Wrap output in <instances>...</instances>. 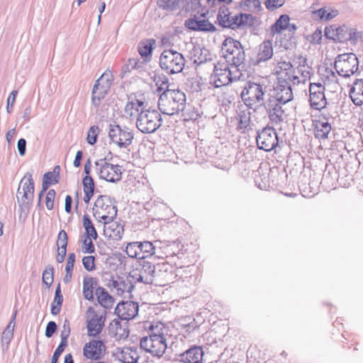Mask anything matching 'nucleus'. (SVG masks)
<instances>
[{
  "label": "nucleus",
  "instance_id": "nucleus-60",
  "mask_svg": "<svg viewBox=\"0 0 363 363\" xmlns=\"http://www.w3.org/2000/svg\"><path fill=\"white\" fill-rule=\"evenodd\" d=\"M285 3V0H266L264 2L265 6L270 11H274L281 6Z\"/></svg>",
  "mask_w": 363,
  "mask_h": 363
},
{
  "label": "nucleus",
  "instance_id": "nucleus-3",
  "mask_svg": "<svg viewBox=\"0 0 363 363\" xmlns=\"http://www.w3.org/2000/svg\"><path fill=\"white\" fill-rule=\"evenodd\" d=\"M115 199L107 195H101L94 202L93 215L99 222L107 225L117 216Z\"/></svg>",
  "mask_w": 363,
  "mask_h": 363
},
{
  "label": "nucleus",
  "instance_id": "nucleus-27",
  "mask_svg": "<svg viewBox=\"0 0 363 363\" xmlns=\"http://www.w3.org/2000/svg\"><path fill=\"white\" fill-rule=\"evenodd\" d=\"M257 18L250 13H239L234 16L235 30L252 27L255 25Z\"/></svg>",
  "mask_w": 363,
  "mask_h": 363
},
{
  "label": "nucleus",
  "instance_id": "nucleus-37",
  "mask_svg": "<svg viewBox=\"0 0 363 363\" xmlns=\"http://www.w3.org/2000/svg\"><path fill=\"white\" fill-rule=\"evenodd\" d=\"M250 115V112L246 111H241L238 113L237 130L242 133L249 130L251 122Z\"/></svg>",
  "mask_w": 363,
  "mask_h": 363
},
{
  "label": "nucleus",
  "instance_id": "nucleus-10",
  "mask_svg": "<svg viewBox=\"0 0 363 363\" xmlns=\"http://www.w3.org/2000/svg\"><path fill=\"white\" fill-rule=\"evenodd\" d=\"M95 166L96 172L101 179L116 183L122 178L121 166L108 162L106 157L96 161Z\"/></svg>",
  "mask_w": 363,
  "mask_h": 363
},
{
  "label": "nucleus",
  "instance_id": "nucleus-28",
  "mask_svg": "<svg viewBox=\"0 0 363 363\" xmlns=\"http://www.w3.org/2000/svg\"><path fill=\"white\" fill-rule=\"evenodd\" d=\"M99 286L96 278L86 275L83 279V296L85 299L92 301L94 299V290Z\"/></svg>",
  "mask_w": 363,
  "mask_h": 363
},
{
  "label": "nucleus",
  "instance_id": "nucleus-18",
  "mask_svg": "<svg viewBox=\"0 0 363 363\" xmlns=\"http://www.w3.org/2000/svg\"><path fill=\"white\" fill-rule=\"evenodd\" d=\"M203 354L201 347L194 345L179 354L177 359L183 363H202Z\"/></svg>",
  "mask_w": 363,
  "mask_h": 363
},
{
  "label": "nucleus",
  "instance_id": "nucleus-22",
  "mask_svg": "<svg viewBox=\"0 0 363 363\" xmlns=\"http://www.w3.org/2000/svg\"><path fill=\"white\" fill-rule=\"evenodd\" d=\"M292 84H276L274 88L275 96L274 99H277L282 104H286L293 100Z\"/></svg>",
  "mask_w": 363,
  "mask_h": 363
},
{
  "label": "nucleus",
  "instance_id": "nucleus-4",
  "mask_svg": "<svg viewBox=\"0 0 363 363\" xmlns=\"http://www.w3.org/2000/svg\"><path fill=\"white\" fill-rule=\"evenodd\" d=\"M161 113L155 109L141 110L140 112L138 113L135 121V125L138 130L145 134L155 133L162 125Z\"/></svg>",
  "mask_w": 363,
  "mask_h": 363
},
{
  "label": "nucleus",
  "instance_id": "nucleus-6",
  "mask_svg": "<svg viewBox=\"0 0 363 363\" xmlns=\"http://www.w3.org/2000/svg\"><path fill=\"white\" fill-rule=\"evenodd\" d=\"M185 62L182 53L172 49L164 50L160 57V67L169 74L182 72Z\"/></svg>",
  "mask_w": 363,
  "mask_h": 363
},
{
  "label": "nucleus",
  "instance_id": "nucleus-31",
  "mask_svg": "<svg viewBox=\"0 0 363 363\" xmlns=\"http://www.w3.org/2000/svg\"><path fill=\"white\" fill-rule=\"evenodd\" d=\"M138 269L141 276L144 277L145 284H152L154 283V264L149 261L143 260Z\"/></svg>",
  "mask_w": 363,
  "mask_h": 363
},
{
  "label": "nucleus",
  "instance_id": "nucleus-49",
  "mask_svg": "<svg viewBox=\"0 0 363 363\" xmlns=\"http://www.w3.org/2000/svg\"><path fill=\"white\" fill-rule=\"evenodd\" d=\"M128 97V101L126 103L124 108L125 115L130 119H133L135 116L137 117L138 113L140 112V108L136 107L133 101H130Z\"/></svg>",
  "mask_w": 363,
  "mask_h": 363
},
{
  "label": "nucleus",
  "instance_id": "nucleus-19",
  "mask_svg": "<svg viewBox=\"0 0 363 363\" xmlns=\"http://www.w3.org/2000/svg\"><path fill=\"white\" fill-rule=\"evenodd\" d=\"M146 65L147 60L129 58L121 68V76L122 78L128 77L134 70L142 74L146 72Z\"/></svg>",
  "mask_w": 363,
  "mask_h": 363
},
{
  "label": "nucleus",
  "instance_id": "nucleus-58",
  "mask_svg": "<svg viewBox=\"0 0 363 363\" xmlns=\"http://www.w3.org/2000/svg\"><path fill=\"white\" fill-rule=\"evenodd\" d=\"M118 330H122L121 321L118 319H114L108 326L109 334L116 337L118 335Z\"/></svg>",
  "mask_w": 363,
  "mask_h": 363
},
{
  "label": "nucleus",
  "instance_id": "nucleus-20",
  "mask_svg": "<svg viewBox=\"0 0 363 363\" xmlns=\"http://www.w3.org/2000/svg\"><path fill=\"white\" fill-rule=\"evenodd\" d=\"M185 26L194 31L202 32H215L216 31V26L209 22L207 19L200 20L194 15L193 18H190L185 21Z\"/></svg>",
  "mask_w": 363,
  "mask_h": 363
},
{
  "label": "nucleus",
  "instance_id": "nucleus-34",
  "mask_svg": "<svg viewBox=\"0 0 363 363\" xmlns=\"http://www.w3.org/2000/svg\"><path fill=\"white\" fill-rule=\"evenodd\" d=\"M297 29V26L294 23H288L286 30L288 34L285 35V38L280 40V46L284 49H289L295 43L294 33Z\"/></svg>",
  "mask_w": 363,
  "mask_h": 363
},
{
  "label": "nucleus",
  "instance_id": "nucleus-11",
  "mask_svg": "<svg viewBox=\"0 0 363 363\" xmlns=\"http://www.w3.org/2000/svg\"><path fill=\"white\" fill-rule=\"evenodd\" d=\"M113 81V75L110 71H106L95 82L91 91V102L99 107L101 101L108 94Z\"/></svg>",
  "mask_w": 363,
  "mask_h": 363
},
{
  "label": "nucleus",
  "instance_id": "nucleus-21",
  "mask_svg": "<svg viewBox=\"0 0 363 363\" xmlns=\"http://www.w3.org/2000/svg\"><path fill=\"white\" fill-rule=\"evenodd\" d=\"M106 311H104V316L94 313L91 318L87 320L88 335L90 337H96L99 335L104 328L106 320Z\"/></svg>",
  "mask_w": 363,
  "mask_h": 363
},
{
  "label": "nucleus",
  "instance_id": "nucleus-53",
  "mask_svg": "<svg viewBox=\"0 0 363 363\" xmlns=\"http://www.w3.org/2000/svg\"><path fill=\"white\" fill-rule=\"evenodd\" d=\"M84 192L94 193L95 183L91 176H85L82 179Z\"/></svg>",
  "mask_w": 363,
  "mask_h": 363
},
{
  "label": "nucleus",
  "instance_id": "nucleus-41",
  "mask_svg": "<svg viewBox=\"0 0 363 363\" xmlns=\"http://www.w3.org/2000/svg\"><path fill=\"white\" fill-rule=\"evenodd\" d=\"M179 9L186 11H197L199 13L201 0H179Z\"/></svg>",
  "mask_w": 363,
  "mask_h": 363
},
{
  "label": "nucleus",
  "instance_id": "nucleus-42",
  "mask_svg": "<svg viewBox=\"0 0 363 363\" xmlns=\"http://www.w3.org/2000/svg\"><path fill=\"white\" fill-rule=\"evenodd\" d=\"M182 328L187 333H191L196 328H199L200 323L192 316L187 315L180 320Z\"/></svg>",
  "mask_w": 363,
  "mask_h": 363
},
{
  "label": "nucleus",
  "instance_id": "nucleus-44",
  "mask_svg": "<svg viewBox=\"0 0 363 363\" xmlns=\"http://www.w3.org/2000/svg\"><path fill=\"white\" fill-rule=\"evenodd\" d=\"M154 82L157 86V91L161 94L165 90H172L169 89V83L168 77L164 74L155 75Z\"/></svg>",
  "mask_w": 363,
  "mask_h": 363
},
{
  "label": "nucleus",
  "instance_id": "nucleus-51",
  "mask_svg": "<svg viewBox=\"0 0 363 363\" xmlns=\"http://www.w3.org/2000/svg\"><path fill=\"white\" fill-rule=\"evenodd\" d=\"M99 133L100 129L98 125L91 126L87 133L86 142L91 145H94L97 143Z\"/></svg>",
  "mask_w": 363,
  "mask_h": 363
},
{
  "label": "nucleus",
  "instance_id": "nucleus-47",
  "mask_svg": "<svg viewBox=\"0 0 363 363\" xmlns=\"http://www.w3.org/2000/svg\"><path fill=\"white\" fill-rule=\"evenodd\" d=\"M217 21L220 26H221L223 28H229L232 30H235V26H234V16H231L228 14H217Z\"/></svg>",
  "mask_w": 363,
  "mask_h": 363
},
{
  "label": "nucleus",
  "instance_id": "nucleus-17",
  "mask_svg": "<svg viewBox=\"0 0 363 363\" xmlns=\"http://www.w3.org/2000/svg\"><path fill=\"white\" fill-rule=\"evenodd\" d=\"M264 108L268 114L269 120L274 124H279L284 121V111L282 108V103H280L277 99L269 97L266 102L263 104Z\"/></svg>",
  "mask_w": 363,
  "mask_h": 363
},
{
  "label": "nucleus",
  "instance_id": "nucleus-29",
  "mask_svg": "<svg viewBox=\"0 0 363 363\" xmlns=\"http://www.w3.org/2000/svg\"><path fill=\"white\" fill-rule=\"evenodd\" d=\"M99 304L105 309L111 308L114 302V298L108 291L102 286H98L95 291Z\"/></svg>",
  "mask_w": 363,
  "mask_h": 363
},
{
  "label": "nucleus",
  "instance_id": "nucleus-40",
  "mask_svg": "<svg viewBox=\"0 0 363 363\" xmlns=\"http://www.w3.org/2000/svg\"><path fill=\"white\" fill-rule=\"evenodd\" d=\"M242 47L239 40H235L232 37L226 38L222 43V50L228 54L235 52Z\"/></svg>",
  "mask_w": 363,
  "mask_h": 363
},
{
  "label": "nucleus",
  "instance_id": "nucleus-63",
  "mask_svg": "<svg viewBox=\"0 0 363 363\" xmlns=\"http://www.w3.org/2000/svg\"><path fill=\"white\" fill-rule=\"evenodd\" d=\"M57 329V325L55 321H49L46 325L45 335L46 337H51Z\"/></svg>",
  "mask_w": 363,
  "mask_h": 363
},
{
  "label": "nucleus",
  "instance_id": "nucleus-26",
  "mask_svg": "<svg viewBox=\"0 0 363 363\" xmlns=\"http://www.w3.org/2000/svg\"><path fill=\"white\" fill-rule=\"evenodd\" d=\"M336 43H346L347 41H356L357 32L353 28H349L345 25L336 26Z\"/></svg>",
  "mask_w": 363,
  "mask_h": 363
},
{
  "label": "nucleus",
  "instance_id": "nucleus-59",
  "mask_svg": "<svg viewBox=\"0 0 363 363\" xmlns=\"http://www.w3.org/2000/svg\"><path fill=\"white\" fill-rule=\"evenodd\" d=\"M291 72L296 71L290 62L281 61L277 64V66L276 67V72Z\"/></svg>",
  "mask_w": 363,
  "mask_h": 363
},
{
  "label": "nucleus",
  "instance_id": "nucleus-62",
  "mask_svg": "<svg viewBox=\"0 0 363 363\" xmlns=\"http://www.w3.org/2000/svg\"><path fill=\"white\" fill-rule=\"evenodd\" d=\"M55 194L56 193L54 189H50L47 193L45 198V204L48 210H52L53 208Z\"/></svg>",
  "mask_w": 363,
  "mask_h": 363
},
{
  "label": "nucleus",
  "instance_id": "nucleus-15",
  "mask_svg": "<svg viewBox=\"0 0 363 363\" xmlns=\"http://www.w3.org/2000/svg\"><path fill=\"white\" fill-rule=\"evenodd\" d=\"M106 351V345L101 340H91L83 347V355L89 359L99 361L101 359Z\"/></svg>",
  "mask_w": 363,
  "mask_h": 363
},
{
  "label": "nucleus",
  "instance_id": "nucleus-32",
  "mask_svg": "<svg viewBox=\"0 0 363 363\" xmlns=\"http://www.w3.org/2000/svg\"><path fill=\"white\" fill-rule=\"evenodd\" d=\"M273 56L272 42L269 40H264L259 45L257 61L258 63L266 62Z\"/></svg>",
  "mask_w": 363,
  "mask_h": 363
},
{
  "label": "nucleus",
  "instance_id": "nucleus-45",
  "mask_svg": "<svg viewBox=\"0 0 363 363\" xmlns=\"http://www.w3.org/2000/svg\"><path fill=\"white\" fill-rule=\"evenodd\" d=\"M229 55L233 56L232 65H234L235 69L240 66L242 68L245 67V53L243 47Z\"/></svg>",
  "mask_w": 363,
  "mask_h": 363
},
{
  "label": "nucleus",
  "instance_id": "nucleus-24",
  "mask_svg": "<svg viewBox=\"0 0 363 363\" xmlns=\"http://www.w3.org/2000/svg\"><path fill=\"white\" fill-rule=\"evenodd\" d=\"M17 311H16L12 317L11 319L7 325V327L5 328V330L2 333L1 335V347L2 351L4 352L8 350L9 344L13 339V330L16 325L15 320L16 317Z\"/></svg>",
  "mask_w": 363,
  "mask_h": 363
},
{
  "label": "nucleus",
  "instance_id": "nucleus-5",
  "mask_svg": "<svg viewBox=\"0 0 363 363\" xmlns=\"http://www.w3.org/2000/svg\"><path fill=\"white\" fill-rule=\"evenodd\" d=\"M267 86L264 84L247 81L240 94L244 104L250 108H255L257 104L262 105Z\"/></svg>",
  "mask_w": 363,
  "mask_h": 363
},
{
  "label": "nucleus",
  "instance_id": "nucleus-50",
  "mask_svg": "<svg viewBox=\"0 0 363 363\" xmlns=\"http://www.w3.org/2000/svg\"><path fill=\"white\" fill-rule=\"evenodd\" d=\"M54 281V267L52 265H48L43 272V283L48 289L51 286Z\"/></svg>",
  "mask_w": 363,
  "mask_h": 363
},
{
  "label": "nucleus",
  "instance_id": "nucleus-7",
  "mask_svg": "<svg viewBox=\"0 0 363 363\" xmlns=\"http://www.w3.org/2000/svg\"><path fill=\"white\" fill-rule=\"evenodd\" d=\"M108 135L111 142L120 148H128L134 140V133L130 128L116 123L108 125Z\"/></svg>",
  "mask_w": 363,
  "mask_h": 363
},
{
  "label": "nucleus",
  "instance_id": "nucleus-12",
  "mask_svg": "<svg viewBox=\"0 0 363 363\" xmlns=\"http://www.w3.org/2000/svg\"><path fill=\"white\" fill-rule=\"evenodd\" d=\"M256 143L259 150L270 152L279 145L276 130L273 127L266 126L257 132Z\"/></svg>",
  "mask_w": 363,
  "mask_h": 363
},
{
  "label": "nucleus",
  "instance_id": "nucleus-1",
  "mask_svg": "<svg viewBox=\"0 0 363 363\" xmlns=\"http://www.w3.org/2000/svg\"><path fill=\"white\" fill-rule=\"evenodd\" d=\"M186 97L182 90H165L159 95L158 108L162 114L173 116L182 112L186 108Z\"/></svg>",
  "mask_w": 363,
  "mask_h": 363
},
{
  "label": "nucleus",
  "instance_id": "nucleus-13",
  "mask_svg": "<svg viewBox=\"0 0 363 363\" xmlns=\"http://www.w3.org/2000/svg\"><path fill=\"white\" fill-rule=\"evenodd\" d=\"M174 278V267L167 262L155 264L154 282L157 285L168 284Z\"/></svg>",
  "mask_w": 363,
  "mask_h": 363
},
{
  "label": "nucleus",
  "instance_id": "nucleus-9",
  "mask_svg": "<svg viewBox=\"0 0 363 363\" xmlns=\"http://www.w3.org/2000/svg\"><path fill=\"white\" fill-rule=\"evenodd\" d=\"M140 348L153 357H161L167 348L166 338L162 334L152 333L141 338Z\"/></svg>",
  "mask_w": 363,
  "mask_h": 363
},
{
  "label": "nucleus",
  "instance_id": "nucleus-55",
  "mask_svg": "<svg viewBox=\"0 0 363 363\" xmlns=\"http://www.w3.org/2000/svg\"><path fill=\"white\" fill-rule=\"evenodd\" d=\"M82 264L86 271H94L96 269L95 257L92 255L84 257L82 258Z\"/></svg>",
  "mask_w": 363,
  "mask_h": 363
},
{
  "label": "nucleus",
  "instance_id": "nucleus-64",
  "mask_svg": "<svg viewBox=\"0 0 363 363\" xmlns=\"http://www.w3.org/2000/svg\"><path fill=\"white\" fill-rule=\"evenodd\" d=\"M18 94L17 90H13L9 94L7 99L6 111L9 113L12 112V108L16 101V96Z\"/></svg>",
  "mask_w": 363,
  "mask_h": 363
},
{
  "label": "nucleus",
  "instance_id": "nucleus-54",
  "mask_svg": "<svg viewBox=\"0 0 363 363\" xmlns=\"http://www.w3.org/2000/svg\"><path fill=\"white\" fill-rule=\"evenodd\" d=\"M91 239L82 236V252L84 253L92 254L95 252V247Z\"/></svg>",
  "mask_w": 363,
  "mask_h": 363
},
{
  "label": "nucleus",
  "instance_id": "nucleus-52",
  "mask_svg": "<svg viewBox=\"0 0 363 363\" xmlns=\"http://www.w3.org/2000/svg\"><path fill=\"white\" fill-rule=\"evenodd\" d=\"M71 329L69 321L65 319L63 323L62 329L60 333L61 341L60 344L67 346V339L70 335Z\"/></svg>",
  "mask_w": 363,
  "mask_h": 363
},
{
  "label": "nucleus",
  "instance_id": "nucleus-61",
  "mask_svg": "<svg viewBox=\"0 0 363 363\" xmlns=\"http://www.w3.org/2000/svg\"><path fill=\"white\" fill-rule=\"evenodd\" d=\"M337 25H331L330 26H326L324 30V35L326 38L332 40L335 43H336V30Z\"/></svg>",
  "mask_w": 363,
  "mask_h": 363
},
{
  "label": "nucleus",
  "instance_id": "nucleus-16",
  "mask_svg": "<svg viewBox=\"0 0 363 363\" xmlns=\"http://www.w3.org/2000/svg\"><path fill=\"white\" fill-rule=\"evenodd\" d=\"M138 311L139 304L138 302L121 301L117 304L114 313L121 320H129L138 315Z\"/></svg>",
  "mask_w": 363,
  "mask_h": 363
},
{
  "label": "nucleus",
  "instance_id": "nucleus-38",
  "mask_svg": "<svg viewBox=\"0 0 363 363\" xmlns=\"http://www.w3.org/2000/svg\"><path fill=\"white\" fill-rule=\"evenodd\" d=\"M82 220L83 226L85 230L83 237L96 240L98 238V233L89 216L87 214L84 215Z\"/></svg>",
  "mask_w": 363,
  "mask_h": 363
},
{
  "label": "nucleus",
  "instance_id": "nucleus-2",
  "mask_svg": "<svg viewBox=\"0 0 363 363\" xmlns=\"http://www.w3.org/2000/svg\"><path fill=\"white\" fill-rule=\"evenodd\" d=\"M35 184L32 173L28 172L20 182L16 192L19 219L25 220L29 214L31 205L34 199Z\"/></svg>",
  "mask_w": 363,
  "mask_h": 363
},
{
  "label": "nucleus",
  "instance_id": "nucleus-8",
  "mask_svg": "<svg viewBox=\"0 0 363 363\" xmlns=\"http://www.w3.org/2000/svg\"><path fill=\"white\" fill-rule=\"evenodd\" d=\"M359 61L354 53H343L338 55L334 62V67L337 73L345 78L350 77L357 70Z\"/></svg>",
  "mask_w": 363,
  "mask_h": 363
},
{
  "label": "nucleus",
  "instance_id": "nucleus-35",
  "mask_svg": "<svg viewBox=\"0 0 363 363\" xmlns=\"http://www.w3.org/2000/svg\"><path fill=\"white\" fill-rule=\"evenodd\" d=\"M290 17L287 14L281 15L271 26V33L273 35L281 34L286 30Z\"/></svg>",
  "mask_w": 363,
  "mask_h": 363
},
{
  "label": "nucleus",
  "instance_id": "nucleus-48",
  "mask_svg": "<svg viewBox=\"0 0 363 363\" xmlns=\"http://www.w3.org/2000/svg\"><path fill=\"white\" fill-rule=\"evenodd\" d=\"M179 0H157V6L167 11L179 9Z\"/></svg>",
  "mask_w": 363,
  "mask_h": 363
},
{
  "label": "nucleus",
  "instance_id": "nucleus-23",
  "mask_svg": "<svg viewBox=\"0 0 363 363\" xmlns=\"http://www.w3.org/2000/svg\"><path fill=\"white\" fill-rule=\"evenodd\" d=\"M349 95L355 106H360L363 104V79H357L354 81L350 89Z\"/></svg>",
  "mask_w": 363,
  "mask_h": 363
},
{
  "label": "nucleus",
  "instance_id": "nucleus-14",
  "mask_svg": "<svg viewBox=\"0 0 363 363\" xmlns=\"http://www.w3.org/2000/svg\"><path fill=\"white\" fill-rule=\"evenodd\" d=\"M240 77L233 76L232 72L228 65H222L220 67L216 65L213 70V74L211 77L212 84L214 87L219 88L223 86L228 85L233 81L239 79Z\"/></svg>",
  "mask_w": 363,
  "mask_h": 363
},
{
  "label": "nucleus",
  "instance_id": "nucleus-43",
  "mask_svg": "<svg viewBox=\"0 0 363 363\" xmlns=\"http://www.w3.org/2000/svg\"><path fill=\"white\" fill-rule=\"evenodd\" d=\"M125 252L129 257L143 259V255L140 252V242H133L128 244Z\"/></svg>",
  "mask_w": 363,
  "mask_h": 363
},
{
  "label": "nucleus",
  "instance_id": "nucleus-25",
  "mask_svg": "<svg viewBox=\"0 0 363 363\" xmlns=\"http://www.w3.org/2000/svg\"><path fill=\"white\" fill-rule=\"evenodd\" d=\"M124 233V225L120 223L110 221L104 225V235L113 240H120Z\"/></svg>",
  "mask_w": 363,
  "mask_h": 363
},
{
  "label": "nucleus",
  "instance_id": "nucleus-46",
  "mask_svg": "<svg viewBox=\"0 0 363 363\" xmlns=\"http://www.w3.org/2000/svg\"><path fill=\"white\" fill-rule=\"evenodd\" d=\"M140 249L142 255H143V260L146 257H151L156 255V246L150 241L140 242Z\"/></svg>",
  "mask_w": 363,
  "mask_h": 363
},
{
  "label": "nucleus",
  "instance_id": "nucleus-30",
  "mask_svg": "<svg viewBox=\"0 0 363 363\" xmlns=\"http://www.w3.org/2000/svg\"><path fill=\"white\" fill-rule=\"evenodd\" d=\"M315 137L318 139H326L331 131V124L329 121L313 120Z\"/></svg>",
  "mask_w": 363,
  "mask_h": 363
},
{
  "label": "nucleus",
  "instance_id": "nucleus-36",
  "mask_svg": "<svg viewBox=\"0 0 363 363\" xmlns=\"http://www.w3.org/2000/svg\"><path fill=\"white\" fill-rule=\"evenodd\" d=\"M155 42V39L149 38L139 43L138 51L142 57H147L152 55Z\"/></svg>",
  "mask_w": 363,
  "mask_h": 363
},
{
  "label": "nucleus",
  "instance_id": "nucleus-33",
  "mask_svg": "<svg viewBox=\"0 0 363 363\" xmlns=\"http://www.w3.org/2000/svg\"><path fill=\"white\" fill-rule=\"evenodd\" d=\"M277 84L297 85L300 83L299 77L296 75V72H277Z\"/></svg>",
  "mask_w": 363,
  "mask_h": 363
},
{
  "label": "nucleus",
  "instance_id": "nucleus-57",
  "mask_svg": "<svg viewBox=\"0 0 363 363\" xmlns=\"http://www.w3.org/2000/svg\"><path fill=\"white\" fill-rule=\"evenodd\" d=\"M143 279H144V277L143 276H141V274H140L139 269H138V267L132 269L129 272V274L128 277V279L129 281L128 282H130V283L132 281H133L135 282L145 284V281Z\"/></svg>",
  "mask_w": 363,
  "mask_h": 363
},
{
  "label": "nucleus",
  "instance_id": "nucleus-56",
  "mask_svg": "<svg viewBox=\"0 0 363 363\" xmlns=\"http://www.w3.org/2000/svg\"><path fill=\"white\" fill-rule=\"evenodd\" d=\"M68 243V235L65 230H61L57 235V246L60 250V248H65L67 247Z\"/></svg>",
  "mask_w": 363,
  "mask_h": 363
},
{
  "label": "nucleus",
  "instance_id": "nucleus-39",
  "mask_svg": "<svg viewBox=\"0 0 363 363\" xmlns=\"http://www.w3.org/2000/svg\"><path fill=\"white\" fill-rule=\"evenodd\" d=\"M309 101L311 106L315 110L320 111L325 108L327 105V100L324 92L310 96Z\"/></svg>",
  "mask_w": 363,
  "mask_h": 363
}]
</instances>
